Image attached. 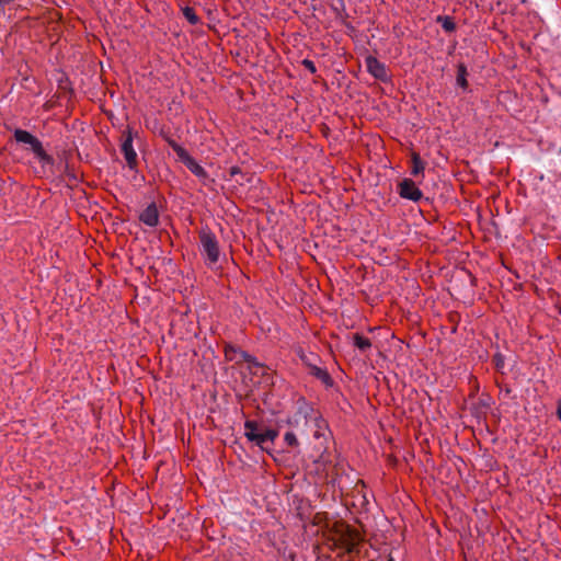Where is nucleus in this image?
Segmentation results:
<instances>
[{
  "mask_svg": "<svg viewBox=\"0 0 561 561\" xmlns=\"http://www.w3.org/2000/svg\"><path fill=\"white\" fill-rule=\"evenodd\" d=\"M199 252L208 267H215L220 260V245L216 234L207 226L198 231Z\"/></svg>",
  "mask_w": 561,
  "mask_h": 561,
  "instance_id": "1",
  "label": "nucleus"
},
{
  "mask_svg": "<svg viewBox=\"0 0 561 561\" xmlns=\"http://www.w3.org/2000/svg\"><path fill=\"white\" fill-rule=\"evenodd\" d=\"M13 136L18 144L27 146L26 149L33 152L43 170L47 167L51 168L55 164L54 158L45 151L42 141L36 136L21 128H16Z\"/></svg>",
  "mask_w": 561,
  "mask_h": 561,
  "instance_id": "2",
  "label": "nucleus"
},
{
  "mask_svg": "<svg viewBox=\"0 0 561 561\" xmlns=\"http://www.w3.org/2000/svg\"><path fill=\"white\" fill-rule=\"evenodd\" d=\"M168 145L176 153L178 159L203 183L211 181L208 172L190 154V152L172 138H167Z\"/></svg>",
  "mask_w": 561,
  "mask_h": 561,
  "instance_id": "3",
  "label": "nucleus"
},
{
  "mask_svg": "<svg viewBox=\"0 0 561 561\" xmlns=\"http://www.w3.org/2000/svg\"><path fill=\"white\" fill-rule=\"evenodd\" d=\"M133 141V133L130 129H127L122 135L121 151L124 154L126 164L129 168V170L136 171L138 165V159L137 152L134 149Z\"/></svg>",
  "mask_w": 561,
  "mask_h": 561,
  "instance_id": "4",
  "label": "nucleus"
},
{
  "mask_svg": "<svg viewBox=\"0 0 561 561\" xmlns=\"http://www.w3.org/2000/svg\"><path fill=\"white\" fill-rule=\"evenodd\" d=\"M397 192L401 198L415 203L424 197L423 192L419 188L416 183L409 178H404L398 183Z\"/></svg>",
  "mask_w": 561,
  "mask_h": 561,
  "instance_id": "5",
  "label": "nucleus"
},
{
  "mask_svg": "<svg viewBox=\"0 0 561 561\" xmlns=\"http://www.w3.org/2000/svg\"><path fill=\"white\" fill-rule=\"evenodd\" d=\"M366 69L376 80L381 82H388L390 76L385 64L380 62L374 55H367L365 57Z\"/></svg>",
  "mask_w": 561,
  "mask_h": 561,
  "instance_id": "6",
  "label": "nucleus"
},
{
  "mask_svg": "<svg viewBox=\"0 0 561 561\" xmlns=\"http://www.w3.org/2000/svg\"><path fill=\"white\" fill-rule=\"evenodd\" d=\"M138 219L144 225L154 228L159 225V210L157 204L151 202L138 216Z\"/></svg>",
  "mask_w": 561,
  "mask_h": 561,
  "instance_id": "7",
  "label": "nucleus"
},
{
  "mask_svg": "<svg viewBox=\"0 0 561 561\" xmlns=\"http://www.w3.org/2000/svg\"><path fill=\"white\" fill-rule=\"evenodd\" d=\"M347 339L352 344L363 354L367 353L371 348V341L367 336L356 332L350 334Z\"/></svg>",
  "mask_w": 561,
  "mask_h": 561,
  "instance_id": "8",
  "label": "nucleus"
},
{
  "mask_svg": "<svg viewBox=\"0 0 561 561\" xmlns=\"http://www.w3.org/2000/svg\"><path fill=\"white\" fill-rule=\"evenodd\" d=\"M309 374L320 380L327 388H332L334 386V380L327 368H321L316 365L309 369Z\"/></svg>",
  "mask_w": 561,
  "mask_h": 561,
  "instance_id": "9",
  "label": "nucleus"
},
{
  "mask_svg": "<svg viewBox=\"0 0 561 561\" xmlns=\"http://www.w3.org/2000/svg\"><path fill=\"white\" fill-rule=\"evenodd\" d=\"M254 444L262 449H265L264 444L267 442H274L278 437V431L275 428H265L257 434Z\"/></svg>",
  "mask_w": 561,
  "mask_h": 561,
  "instance_id": "10",
  "label": "nucleus"
},
{
  "mask_svg": "<svg viewBox=\"0 0 561 561\" xmlns=\"http://www.w3.org/2000/svg\"><path fill=\"white\" fill-rule=\"evenodd\" d=\"M244 436L248 438L249 442L254 443L255 438H257V434L261 433L262 428L259 426L256 421L253 420H247L244 422Z\"/></svg>",
  "mask_w": 561,
  "mask_h": 561,
  "instance_id": "11",
  "label": "nucleus"
},
{
  "mask_svg": "<svg viewBox=\"0 0 561 561\" xmlns=\"http://www.w3.org/2000/svg\"><path fill=\"white\" fill-rule=\"evenodd\" d=\"M468 70L463 62H459L457 65V77H456V83L459 88H461L463 91H466L469 87L468 84Z\"/></svg>",
  "mask_w": 561,
  "mask_h": 561,
  "instance_id": "12",
  "label": "nucleus"
},
{
  "mask_svg": "<svg viewBox=\"0 0 561 561\" xmlns=\"http://www.w3.org/2000/svg\"><path fill=\"white\" fill-rule=\"evenodd\" d=\"M435 23H439L446 33H453L456 31V22L451 16L438 15L436 16Z\"/></svg>",
  "mask_w": 561,
  "mask_h": 561,
  "instance_id": "13",
  "label": "nucleus"
},
{
  "mask_svg": "<svg viewBox=\"0 0 561 561\" xmlns=\"http://www.w3.org/2000/svg\"><path fill=\"white\" fill-rule=\"evenodd\" d=\"M425 169V163L424 161L421 159L420 154L416 153V152H413L412 153V169H411V174L413 176H417L420 173H423Z\"/></svg>",
  "mask_w": 561,
  "mask_h": 561,
  "instance_id": "14",
  "label": "nucleus"
},
{
  "mask_svg": "<svg viewBox=\"0 0 561 561\" xmlns=\"http://www.w3.org/2000/svg\"><path fill=\"white\" fill-rule=\"evenodd\" d=\"M298 355H299V358L301 359V362L304 363V365H306L309 369L312 366H316L317 365L316 362L319 360L318 355H316L314 353L306 354V353H304V351H299Z\"/></svg>",
  "mask_w": 561,
  "mask_h": 561,
  "instance_id": "15",
  "label": "nucleus"
},
{
  "mask_svg": "<svg viewBox=\"0 0 561 561\" xmlns=\"http://www.w3.org/2000/svg\"><path fill=\"white\" fill-rule=\"evenodd\" d=\"M493 364L497 371H500L501 374H504L505 356L501 352H496L493 355Z\"/></svg>",
  "mask_w": 561,
  "mask_h": 561,
  "instance_id": "16",
  "label": "nucleus"
},
{
  "mask_svg": "<svg viewBox=\"0 0 561 561\" xmlns=\"http://www.w3.org/2000/svg\"><path fill=\"white\" fill-rule=\"evenodd\" d=\"M183 15L191 24H196L199 19L195 12V9L192 7H185L182 9Z\"/></svg>",
  "mask_w": 561,
  "mask_h": 561,
  "instance_id": "17",
  "label": "nucleus"
},
{
  "mask_svg": "<svg viewBox=\"0 0 561 561\" xmlns=\"http://www.w3.org/2000/svg\"><path fill=\"white\" fill-rule=\"evenodd\" d=\"M284 442L288 447L298 448L299 440L294 432H286L284 435Z\"/></svg>",
  "mask_w": 561,
  "mask_h": 561,
  "instance_id": "18",
  "label": "nucleus"
},
{
  "mask_svg": "<svg viewBox=\"0 0 561 561\" xmlns=\"http://www.w3.org/2000/svg\"><path fill=\"white\" fill-rule=\"evenodd\" d=\"M367 44L371 47L373 51L376 55H380L383 46L382 39L379 41V43H371L370 41L367 42Z\"/></svg>",
  "mask_w": 561,
  "mask_h": 561,
  "instance_id": "19",
  "label": "nucleus"
},
{
  "mask_svg": "<svg viewBox=\"0 0 561 561\" xmlns=\"http://www.w3.org/2000/svg\"><path fill=\"white\" fill-rule=\"evenodd\" d=\"M302 66L308 69L311 73H314L317 71V68H316V65L312 60L310 59H304L301 61Z\"/></svg>",
  "mask_w": 561,
  "mask_h": 561,
  "instance_id": "20",
  "label": "nucleus"
},
{
  "mask_svg": "<svg viewBox=\"0 0 561 561\" xmlns=\"http://www.w3.org/2000/svg\"><path fill=\"white\" fill-rule=\"evenodd\" d=\"M239 351H240V350H239V348H237L236 346L228 344V345H226V347H225V354H226V357H227L228 359H230V360H231V359H232V357L230 356V354H231V353H239Z\"/></svg>",
  "mask_w": 561,
  "mask_h": 561,
  "instance_id": "21",
  "label": "nucleus"
},
{
  "mask_svg": "<svg viewBox=\"0 0 561 561\" xmlns=\"http://www.w3.org/2000/svg\"><path fill=\"white\" fill-rule=\"evenodd\" d=\"M491 403L492 399L489 396L479 399V405H481L482 408L489 409L491 407Z\"/></svg>",
  "mask_w": 561,
  "mask_h": 561,
  "instance_id": "22",
  "label": "nucleus"
},
{
  "mask_svg": "<svg viewBox=\"0 0 561 561\" xmlns=\"http://www.w3.org/2000/svg\"><path fill=\"white\" fill-rule=\"evenodd\" d=\"M236 182L240 185H244L245 183H250L251 182V176H249L248 174H244L243 172H241L240 174V179H237Z\"/></svg>",
  "mask_w": 561,
  "mask_h": 561,
  "instance_id": "23",
  "label": "nucleus"
},
{
  "mask_svg": "<svg viewBox=\"0 0 561 561\" xmlns=\"http://www.w3.org/2000/svg\"><path fill=\"white\" fill-rule=\"evenodd\" d=\"M500 387V393L505 396V397H511L512 394V388L510 386H501V385H497Z\"/></svg>",
  "mask_w": 561,
  "mask_h": 561,
  "instance_id": "24",
  "label": "nucleus"
},
{
  "mask_svg": "<svg viewBox=\"0 0 561 561\" xmlns=\"http://www.w3.org/2000/svg\"><path fill=\"white\" fill-rule=\"evenodd\" d=\"M228 172L230 178H234L237 175H240L242 170L238 165H232Z\"/></svg>",
  "mask_w": 561,
  "mask_h": 561,
  "instance_id": "25",
  "label": "nucleus"
},
{
  "mask_svg": "<svg viewBox=\"0 0 561 561\" xmlns=\"http://www.w3.org/2000/svg\"><path fill=\"white\" fill-rule=\"evenodd\" d=\"M239 354H240L242 360H244L245 363L250 362V359L252 358V355L245 351H239Z\"/></svg>",
  "mask_w": 561,
  "mask_h": 561,
  "instance_id": "26",
  "label": "nucleus"
},
{
  "mask_svg": "<svg viewBox=\"0 0 561 561\" xmlns=\"http://www.w3.org/2000/svg\"><path fill=\"white\" fill-rule=\"evenodd\" d=\"M248 364L250 366H253V367H261L262 366V364L259 363L256 357H254L253 355H252V358L250 359V362H248Z\"/></svg>",
  "mask_w": 561,
  "mask_h": 561,
  "instance_id": "27",
  "label": "nucleus"
},
{
  "mask_svg": "<svg viewBox=\"0 0 561 561\" xmlns=\"http://www.w3.org/2000/svg\"><path fill=\"white\" fill-rule=\"evenodd\" d=\"M389 54H390L392 57H397V56H399V55L401 54V48H400L398 45H396V46H394V48H393V51H392V50H390V51H389Z\"/></svg>",
  "mask_w": 561,
  "mask_h": 561,
  "instance_id": "28",
  "label": "nucleus"
},
{
  "mask_svg": "<svg viewBox=\"0 0 561 561\" xmlns=\"http://www.w3.org/2000/svg\"><path fill=\"white\" fill-rule=\"evenodd\" d=\"M316 421H317V426L319 427V430H320L322 426L327 427V424H325V422H324V420H323V419L319 417V419H316Z\"/></svg>",
  "mask_w": 561,
  "mask_h": 561,
  "instance_id": "29",
  "label": "nucleus"
},
{
  "mask_svg": "<svg viewBox=\"0 0 561 561\" xmlns=\"http://www.w3.org/2000/svg\"><path fill=\"white\" fill-rule=\"evenodd\" d=\"M557 417L561 421V401L558 402Z\"/></svg>",
  "mask_w": 561,
  "mask_h": 561,
  "instance_id": "30",
  "label": "nucleus"
},
{
  "mask_svg": "<svg viewBox=\"0 0 561 561\" xmlns=\"http://www.w3.org/2000/svg\"><path fill=\"white\" fill-rule=\"evenodd\" d=\"M14 0H0V7H5L12 3Z\"/></svg>",
  "mask_w": 561,
  "mask_h": 561,
  "instance_id": "31",
  "label": "nucleus"
},
{
  "mask_svg": "<svg viewBox=\"0 0 561 561\" xmlns=\"http://www.w3.org/2000/svg\"><path fill=\"white\" fill-rule=\"evenodd\" d=\"M456 48V42H454L450 47H449V50H448V54H453L454 49Z\"/></svg>",
  "mask_w": 561,
  "mask_h": 561,
  "instance_id": "32",
  "label": "nucleus"
},
{
  "mask_svg": "<svg viewBox=\"0 0 561 561\" xmlns=\"http://www.w3.org/2000/svg\"><path fill=\"white\" fill-rule=\"evenodd\" d=\"M261 44H266L267 46H271V44L267 42V37H263Z\"/></svg>",
  "mask_w": 561,
  "mask_h": 561,
  "instance_id": "33",
  "label": "nucleus"
},
{
  "mask_svg": "<svg viewBox=\"0 0 561 561\" xmlns=\"http://www.w3.org/2000/svg\"><path fill=\"white\" fill-rule=\"evenodd\" d=\"M313 436H314L316 438H320V437L322 436V434L320 433V431H316V432H314V434H313Z\"/></svg>",
  "mask_w": 561,
  "mask_h": 561,
  "instance_id": "34",
  "label": "nucleus"
},
{
  "mask_svg": "<svg viewBox=\"0 0 561 561\" xmlns=\"http://www.w3.org/2000/svg\"><path fill=\"white\" fill-rule=\"evenodd\" d=\"M320 460L324 461V459H323V453L320 455V459H319L318 461H320Z\"/></svg>",
  "mask_w": 561,
  "mask_h": 561,
  "instance_id": "35",
  "label": "nucleus"
},
{
  "mask_svg": "<svg viewBox=\"0 0 561 561\" xmlns=\"http://www.w3.org/2000/svg\"><path fill=\"white\" fill-rule=\"evenodd\" d=\"M108 42H111L112 44L114 43L112 37H106Z\"/></svg>",
  "mask_w": 561,
  "mask_h": 561,
  "instance_id": "36",
  "label": "nucleus"
},
{
  "mask_svg": "<svg viewBox=\"0 0 561 561\" xmlns=\"http://www.w3.org/2000/svg\"><path fill=\"white\" fill-rule=\"evenodd\" d=\"M115 39H116L117 42H121V37H119V36H116V37H115Z\"/></svg>",
  "mask_w": 561,
  "mask_h": 561,
  "instance_id": "37",
  "label": "nucleus"
},
{
  "mask_svg": "<svg viewBox=\"0 0 561 561\" xmlns=\"http://www.w3.org/2000/svg\"><path fill=\"white\" fill-rule=\"evenodd\" d=\"M559 49H561V42L558 44Z\"/></svg>",
  "mask_w": 561,
  "mask_h": 561,
  "instance_id": "38",
  "label": "nucleus"
}]
</instances>
